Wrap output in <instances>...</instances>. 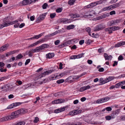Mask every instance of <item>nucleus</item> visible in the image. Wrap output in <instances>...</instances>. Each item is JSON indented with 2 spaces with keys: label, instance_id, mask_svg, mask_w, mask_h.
Masks as SVG:
<instances>
[{
  "label": "nucleus",
  "instance_id": "1",
  "mask_svg": "<svg viewBox=\"0 0 125 125\" xmlns=\"http://www.w3.org/2000/svg\"><path fill=\"white\" fill-rule=\"evenodd\" d=\"M24 110V109L21 108L11 113L10 115L4 116L0 118V122L9 121L17 118L19 115L26 113Z\"/></svg>",
  "mask_w": 125,
  "mask_h": 125
},
{
  "label": "nucleus",
  "instance_id": "2",
  "mask_svg": "<svg viewBox=\"0 0 125 125\" xmlns=\"http://www.w3.org/2000/svg\"><path fill=\"white\" fill-rule=\"evenodd\" d=\"M92 11L88 10L83 11L81 12L82 17L85 18H90L92 16Z\"/></svg>",
  "mask_w": 125,
  "mask_h": 125
},
{
  "label": "nucleus",
  "instance_id": "3",
  "mask_svg": "<svg viewBox=\"0 0 125 125\" xmlns=\"http://www.w3.org/2000/svg\"><path fill=\"white\" fill-rule=\"evenodd\" d=\"M105 27V25L103 23L97 25L94 28V31H98L102 30Z\"/></svg>",
  "mask_w": 125,
  "mask_h": 125
},
{
  "label": "nucleus",
  "instance_id": "4",
  "mask_svg": "<svg viewBox=\"0 0 125 125\" xmlns=\"http://www.w3.org/2000/svg\"><path fill=\"white\" fill-rule=\"evenodd\" d=\"M110 99V98L108 97H106L98 99L96 101L97 103H101L105 102L108 100Z\"/></svg>",
  "mask_w": 125,
  "mask_h": 125
},
{
  "label": "nucleus",
  "instance_id": "5",
  "mask_svg": "<svg viewBox=\"0 0 125 125\" xmlns=\"http://www.w3.org/2000/svg\"><path fill=\"white\" fill-rule=\"evenodd\" d=\"M22 103L20 102H17L13 103L9 105L7 107V109H10L15 107L17 106L21 105Z\"/></svg>",
  "mask_w": 125,
  "mask_h": 125
},
{
  "label": "nucleus",
  "instance_id": "6",
  "mask_svg": "<svg viewBox=\"0 0 125 125\" xmlns=\"http://www.w3.org/2000/svg\"><path fill=\"white\" fill-rule=\"evenodd\" d=\"M53 71L52 70H50L48 71H46L45 72H44L43 73H42L38 77L40 78H41L42 77L45 76L51 73Z\"/></svg>",
  "mask_w": 125,
  "mask_h": 125
},
{
  "label": "nucleus",
  "instance_id": "7",
  "mask_svg": "<svg viewBox=\"0 0 125 125\" xmlns=\"http://www.w3.org/2000/svg\"><path fill=\"white\" fill-rule=\"evenodd\" d=\"M32 2V0H24L22 1V3L23 5H27Z\"/></svg>",
  "mask_w": 125,
  "mask_h": 125
},
{
  "label": "nucleus",
  "instance_id": "8",
  "mask_svg": "<svg viewBox=\"0 0 125 125\" xmlns=\"http://www.w3.org/2000/svg\"><path fill=\"white\" fill-rule=\"evenodd\" d=\"M109 13H106L98 17H97V19L98 20H100L109 16Z\"/></svg>",
  "mask_w": 125,
  "mask_h": 125
},
{
  "label": "nucleus",
  "instance_id": "9",
  "mask_svg": "<svg viewBox=\"0 0 125 125\" xmlns=\"http://www.w3.org/2000/svg\"><path fill=\"white\" fill-rule=\"evenodd\" d=\"M79 111H79L78 110H76L74 111H73L70 112L69 113V115L73 116L78 114L80 113Z\"/></svg>",
  "mask_w": 125,
  "mask_h": 125
},
{
  "label": "nucleus",
  "instance_id": "10",
  "mask_svg": "<svg viewBox=\"0 0 125 125\" xmlns=\"http://www.w3.org/2000/svg\"><path fill=\"white\" fill-rule=\"evenodd\" d=\"M75 80V78L71 76L67 78L66 79V82H68L71 83Z\"/></svg>",
  "mask_w": 125,
  "mask_h": 125
},
{
  "label": "nucleus",
  "instance_id": "11",
  "mask_svg": "<svg viewBox=\"0 0 125 125\" xmlns=\"http://www.w3.org/2000/svg\"><path fill=\"white\" fill-rule=\"evenodd\" d=\"M82 123L79 122H75L74 123H63V125H80Z\"/></svg>",
  "mask_w": 125,
  "mask_h": 125
},
{
  "label": "nucleus",
  "instance_id": "12",
  "mask_svg": "<svg viewBox=\"0 0 125 125\" xmlns=\"http://www.w3.org/2000/svg\"><path fill=\"white\" fill-rule=\"evenodd\" d=\"M62 100L61 99H59L55 100L52 102L53 104H56L62 103Z\"/></svg>",
  "mask_w": 125,
  "mask_h": 125
},
{
  "label": "nucleus",
  "instance_id": "13",
  "mask_svg": "<svg viewBox=\"0 0 125 125\" xmlns=\"http://www.w3.org/2000/svg\"><path fill=\"white\" fill-rule=\"evenodd\" d=\"M7 45L6 44L2 46L0 48V52H2L6 50L8 47Z\"/></svg>",
  "mask_w": 125,
  "mask_h": 125
},
{
  "label": "nucleus",
  "instance_id": "14",
  "mask_svg": "<svg viewBox=\"0 0 125 125\" xmlns=\"http://www.w3.org/2000/svg\"><path fill=\"white\" fill-rule=\"evenodd\" d=\"M44 34V32H43L38 35H34L33 37L31 38L30 39H38L39 38H40V37H41Z\"/></svg>",
  "mask_w": 125,
  "mask_h": 125
},
{
  "label": "nucleus",
  "instance_id": "15",
  "mask_svg": "<svg viewBox=\"0 0 125 125\" xmlns=\"http://www.w3.org/2000/svg\"><path fill=\"white\" fill-rule=\"evenodd\" d=\"M112 10V9L111 8V6H110L103 8L102 9V11H104L109 10Z\"/></svg>",
  "mask_w": 125,
  "mask_h": 125
},
{
  "label": "nucleus",
  "instance_id": "16",
  "mask_svg": "<svg viewBox=\"0 0 125 125\" xmlns=\"http://www.w3.org/2000/svg\"><path fill=\"white\" fill-rule=\"evenodd\" d=\"M54 54L53 53H49L46 55V58L49 59H51L54 57Z\"/></svg>",
  "mask_w": 125,
  "mask_h": 125
},
{
  "label": "nucleus",
  "instance_id": "17",
  "mask_svg": "<svg viewBox=\"0 0 125 125\" xmlns=\"http://www.w3.org/2000/svg\"><path fill=\"white\" fill-rule=\"evenodd\" d=\"M104 30L106 31H109L108 33L110 34L113 33L111 27H108L104 29Z\"/></svg>",
  "mask_w": 125,
  "mask_h": 125
},
{
  "label": "nucleus",
  "instance_id": "18",
  "mask_svg": "<svg viewBox=\"0 0 125 125\" xmlns=\"http://www.w3.org/2000/svg\"><path fill=\"white\" fill-rule=\"evenodd\" d=\"M120 5L119 3H117L111 5V8L112 9V10L113 9L118 7H119Z\"/></svg>",
  "mask_w": 125,
  "mask_h": 125
},
{
  "label": "nucleus",
  "instance_id": "19",
  "mask_svg": "<svg viewBox=\"0 0 125 125\" xmlns=\"http://www.w3.org/2000/svg\"><path fill=\"white\" fill-rule=\"evenodd\" d=\"M95 4L94 3H91L90 4L86 6V8H91L95 6Z\"/></svg>",
  "mask_w": 125,
  "mask_h": 125
},
{
  "label": "nucleus",
  "instance_id": "20",
  "mask_svg": "<svg viewBox=\"0 0 125 125\" xmlns=\"http://www.w3.org/2000/svg\"><path fill=\"white\" fill-rule=\"evenodd\" d=\"M42 50L44 49L45 48L49 47V45L48 44H44L41 45L40 46Z\"/></svg>",
  "mask_w": 125,
  "mask_h": 125
},
{
  "label": "nucleus",
  "instance_id": "21",
  "mask_svg": "<svg viewBox=\"0 0 125 125\" xmlns=\"http://www.w3.org/2000/svg\"><path fill=\"white\" fill-rule=\"evenodd\" d=\"M2 26L4 27H7L10 25H11V22L10 21H8V22H5L4 23L2 24Z\"/></svg>",
  "mask_w": 125,
  "mask_h": 125
},
{
  "label": "nucleus",
  "instance_id": "22",
  "mask_svg": "<svg viewBox=\"0 0 125 125\" xmlns=\"http://www.w3.org/2000/svg\"><path fill=\"white\" fill-rule=\"evenodd\" d=\"M27 55H28L30 57H32V54L30 50L26 51L25 54L24 56Z\"/></svg>",
  "mask_w": 125,
  "mask_h": 125
},
{
  "label": "nucleus",
  "instance_id": "23",
  "mask_svg": "<svg viewBox=\"0 0 125 125\" xmlns=\"http://www.w3.org/2000/svg\"><path fill=\"white\" fill-rule=\"evenodd\" d=\"M63 23L66 24L70 22V21L68 19L64 18L63 19Z\"/></svg>",
  "mask_w": 125,
  "mask_h": 125
},
{
  "label": "nucleus",
  "instance_id": "24",
  "mask_svg": "<svg viewBox=\"0 0 125 125\" xmlns=\"http://www.w3.org/2000/svg\"><path fill=\"white\" fill-rule=\"evenodd\" d=\"M62 111V107H61L60 108L55 110L54 111V112L56 113H58Z\"/></svg>",
  "mask_w": 125,
  "mask_h": 125
},
{
  "label": "nucleus",
  "instance_id": "25",
  "mask_svg": "<svg viewBox=\"0 0 125 125\" xmlns=\"http://www.w3.org/2000/svg\"><path fill=\"white\" fill-rule=\"evenodd\" d=\"M115 78V76H110L106 78V79L108 81V82L111 81L112 80H113Z\"/></svg>",
  "mask_w": 125,
  "mask_h": 125
},
{
  "label": "nucleus",
  "instance_id": "26",
  "mask_svg": "<svg viewBox=\"0 0 125 125\" xmlns=\"http://www.w3.org/2000/svg\"><path fill=\"white\" fill-rule=\"evenodd\" d=\"M112 30L115 31L120 29V27L118 26H113L111 27Z\"/></svg>",
  "mask_w": 125,
  "mask_h": 125
},
{
  "label": "nucleus",
  "instance_id": "27",
  "mask_svg": "<svg viewBox=\"0 0 125 125\" xmlns=\"http://www.w3.org/2000/svg\"><path fill=\"white\" fill-rule=\"evenodd\" d=\"M74 27V26L73 25H70L68 26L67 27V29L68 30H70V29H73Z\"/></svg>",
  "mask_w": 125,
  "mask_h": 125
},
{
  "label": "nucleus",
  "instance_id": "28",
  "mask_svg": "<svg viewBox=\"0 0 125 125\" xmlns=\"http://www.w3.org/2000/svg\"><path fill=\"white\" fill-rule=\"evenodd\" d=\"M86 31L88 32L89 35L91 36V29L89 27L86 28L85 29Z\"/></svg>",
  "mask_w": 125,
  "mask_h": 125
},
{
  "label": "nucleus",
  "instance_id": "29",
  "mask_svg": "<svg viewBox=\"0 0 125 125\" xmlns=\"http://www.w3.org/2000/svg\"><path fill=\"white\" fill-rule=\"evenodd\" d=\"M35 52H40L41 50H42V49L40 46L36 47L35 49H34Z\"/></svg>",
  "mask_w": 125,
  "mask_h": 125
},
{
  "label": "nucleus",
  "instance_id": "30",
  "mask_svg": "<svg viewBox=\"0 0 125 125\" xmlns=\"http://www.w3.org/2000/svg\"><path fill=\"white\" fill-rule=\"evenodd\" d=\"M124 43V42H122L119 43L115 44V46L116 47H119L121 46L124 45V44L123 43Z\"/></svg>",
  "mask_w": 125,
  "mask_h": 125
},
{
  "label": "nucleus",
  "instance_id": "31",
  "mask_svg": "<svg viewBox=\"0 0 125 125\" xmlns=\"http://www.w3.org/2000/svg\"><path fill=\"white\" fill-rule=\"evenodd\" d=\"M23 57V56L21 53L19 54L16 56V60H17V59H20L22 58Z\"/></svg>",
  "mask_w": 125,
  "mask_h": 125
},
{
  "label": "nucleus",
  "instance_id": "32",
  "mask_svg": "<svg viewBox=\"0 0 125 125\" xmlns=\"http://www.w3.org/2000/svg\"><path fill=\"white\" fill-rule=\"evenodd\" d=\"M107 82L108 81H107V80L106 79H105L104 80H103V81L102 82H100L99 85H101Z\"/></svg>",
  "mask_w": 125,
  "mask_h": 125
},
{
  "label": "nucleus",
  "instance_id": "33",
  "mask_svg": "<svg viewBox=\"0 0 125 125\" xmlns=\"http://www.w3.org/2000/svg\"><path fill=\"white\" fill-rule=\"evenodd\" d=\"M92 42V41L90 39H87L86 40V43L88 44H90Z\"/></svg>",
  "mask_w": 125,
  "mask_h": 125
},
{
  "label": "nucleus",
  "instance_id": "34",
  "mask_svg": "<svg viewBox=\"0 0 125 125\" xmlns=\"http://www.w3.org/2000/svg\"><path fill=\"white\" fill-rule=\"evenodd\" d=\"M113 21H110L108 23V26H110L114 25Z\"/></svg>",
  "mask_w": 125,
  "mask_h": 125
},
{
  "label": "nucleus",
  "instance_id": "35",
  "mask_svg": "<svg viewBox=\"0 0 125 125\" xmlns=\"http://www.w3.org/2000/svg\"><path fill=\"white\" fill-rule=\"evenodd\" d=\"M80 17L79 15L78 14H73L72 15V17L73 18H78Z\"/></svg>",
  "mask_w": 125,
  "mask_h": 125
},
{
  "label": "nucleus",
  "instance_id": "36",
  "mask_svg": "<svg viewBox=\"0 0 125 125\" xmlns=\"http://www.w3.org/2000/svg\"><path fill=\"white\" fill-rule=\"evenodd\" d=\"M46 14L45 13H44L43 14H42V15H41L39 17L40 18V19L41 20H42L44 19L45 18V17L46 16Z\"/></svg>",
  "mask_w": 125,
  "mask_h": 125
},
{
  "label": "nucleus",
  "instance_id": "37",
  "mask_svg": "<svg viewBox=\"0 0 125 125\" xmlns=\"http://www.w3.org/2000/svg\"><path fill=\"white\" fill-rule=\"evenodd\" d=\"M75 1V0H70L68 1V3L70 5H72L73 4Z\"/></svg>",
  "mask_w": 125,
  "mask_h": 125
},
{
  "label": "nucleus",
  "instance_id": "38",
  "mask_svg": "<svg viewBox=\"0 0 125 125\" xmlns=\"http://www.w3.org/2000/svg\"><path fill=\"white\" fill-rule=\"evenodd\" d=\"M70 43L69 41H67L66 42H65L63 43V46H69L70 45Z\"/></svg>",
  "mask_w": 125,
  "mask_h": 125
},
{
  "label": "nucleus",
  "instance_id": "39",
  "mask_svg": "<svg viewBox=\"0 0 125 125\" xmlns=\"http://www.w3.org/2000/svg\"><path fill=\"white\" fill-rule=\"evenodd\" d=\"M10 77L9 76H4L0 78L1 81H2L6 79H8Z\"/></svg>",
  "mask_w": 125,
  "mask_h": 125
},
{
  "label": "nucleus",
  "instance_id": "40",
  "mask_svg": "<svg viewBox=\"0 0 125 125\" xmlns=\"http://www.w3.org/2000/svg\"><path fill=\"white\" fill-rule=\"evenodd\" d=\"M122 85L121 84L120 82H119L115 85V87L118 88L120 87Z\"/></svg>",
  "mask_w": 125,
  "mask_h": 125
},
{
  "label": "nucleus",
  "instance_id": "41",
  "mask_svg": "<svg viewBox=\"0 0 125 125\" xmlns=\"http://www.w3.org/2000/svg\"><path fill=\"white\" fill-rule=\"evenodd\" d=\"M56 16V14L55 13H53L51 14L50 15V17L51 19L54 18Z\"/></svg>",
  "mask_w": 125,
  "mask_h": 125
},
{
  "label": "nucleus",
  "instance_id": "42",
  "mask_svg": "<svg viewBox=\"0 0 125 125\" xmlns=\"http://www.w3.org/2000/svg\"><path fill=\"white\" fill-rule=\"evenodd\" d=\"M112 117L110 115L106 116L105 117V118L106 120H110L111 119Z\"/></svg>",
  "mask_w": 125,
  "mask_h": 125
},
{
  "label": "nucleus",
  "instance_id": "43",
  "mask_svg": "<svg viewBox=\"0 0 125 125\" xmlns=\"http://www.w3.org/2000/svg\"><path fill=\"white\" fill-rule=\"evenodd\" d=\"M62 9L61 8H59L56 10V12L58 13H60L62 12Z\"/></svg>",
  "mask_w": 125,
  "mask_h": 125
},
{
  "label": "nucleus",
  "instance_id": "44",
  "mask_svg": "<svg viewBox=\"0 0 125 125\" xmlns=\"http://www.w3.org/2000/svg\"><path fill=\"white\" fill-rule=\"evenodd\" d=\"M5 65V64L2 62H0V68H2Z\"/></svg>",
  "mask_w": 125,
  "mask_h": 125
},
{
  "label": "nucleus",
  "instance_id": "45",
  "mask_svg": "<svg viewBox=\"0 0 125 125\" xmlns=\"http://www.w3.org/2000/svg\"><path fill=\"white\" fill-rule=\"evenodd\" d=\"M39 121V118L38 117H36L35 118V119L34 120V123H37Z\"/></svg>",
  "mask_w": 125,
  "mask_h": 125
},
{
  "label": "nucleus",
  "instance_id": "46",
  "mask_svg": "<svg viewBox=\"0 0 125 125\" xmlns=\"http://www.w3.org/2000/svg\"><path fill=\"white\" fill-rule=\"evenodd\" d=\"M102 1L101 0H99L98 1H97L94 2L95 4V6L97 4H100L102 3Z\"/></svg>",
  "mask_w": 125,
  "mask_h": 125
},
{
  "label": "nucleus",
  "instance_id": "47",
  "mask_svg": "<svg viewBox=\"0 0 125 125\" xmlns=\"http://www.w3.org/2000/svg\"><path fill=\"white\" fill-rule=\"evenodd\" d=\"M48 6V4L46 3H44L42 6V8L43 9H45L46 7Z\"/></svg>",
  "mask_w": 125,
  "mask_h": 125
},
{
  "label": "nucleus",
  "instance_id": "48",
  "mask_svg": "<svg viewBox=\"0 0 125 125\" xmlns=\"http://www.w3.org/2000/svg\"><path fill=\"white\" fill-rule=\"evenodd\" d=\"M84 54L82 53L77 55V59L82 57L83 56Z\"/></svg>",
  "mask_w": 125,
  "mask_h": 125
},
{
  "label": "nucleus",
  "instance_id": "49",
  "mask_svg": "<svg viewBox=\"0 0 125 125\" xmlns=\"http://www.w3.org/2000/svg\"><path fill=\"white\" fill-rule=\"evenodd\" d=\"M108 58H106V59L105 60H110L111 58H112V56L110 55L109 56H108Z\"/></svg>",
  "mask_w": 125,
  "mask_h": 125
},
{
  "label": "nucleus",
  "instance_id": "50",
  "mask_svg": "<svg viewBox=\"0 0 125 125\" xmlns=\"http://www.w3.org/2000/svg\"><path fill=\"white\" fill-rule=\"evenodd\" d=\"M123 57L121 55L119 56L118 58V60L119 61L122 60L123 59Z\"/></svg>",
  "mask_w": 125,
  "mask_h": 125
},
{
  "label": "nucleus",
  "instance_id": "51",
  "mask_svg": "<svg viewBox=\"0 0 125 125\" xmlns=\"http://www.w3.org/2000/svg\"><path fill=\"white\" fill-rule=\"evenodd\" d=\"M113 112L115 115L118 114L119 113V109L116 110L114 112Z\"/></svg>",
  "mask_w": 125,
  "mask_h": 125
},
{
  "label": "nucleus",
  "instance_id": "52",
  "mask_svg": "<svg viewBox=\"0 0 125 125\" xmlns=\"http://www.w3.org/2000/svg\"><path fill=\"white\" fill-rule=\"evenodd\" d=\"M30 59H28L26 60L25 62V65H26L28 64L30 62Z\"/></svg>",
  "mask_w": 125,
  "mask_h": 125
},
{
  "label": "nucleus",
  "instance_id": "53",
  "mask_svg": "<svg viewBox=\"0 0 125 125\" xmlns=\"http://www.w3.org/2000/svg\"><path fill=\"white\" fill-rule=\"evenodd\" d=\"M77 58V55H73L71 57V59H75Z\"/></svg>",
  "mask_w": 125,
  "mask_h": 125
},
{
  "label": "nucleus",
  "instance_id": "54",
  "mask_svg": "<svg viewBox=\"0 0 125 125\" xmlns=\"http://www.w3.org/2000/svg\"><path fill=\"white\" fill-rule=\"evenodd\" d=\"M86 89L84 86L82 87L80 89V91L81 92H83Z\"/></svg>",
  "mask_w": 125,
  "mask_h": 125
},
{
  "label": "nucleus",
  "instance_id": "55",
  "mask_svg": "<svg viewBox=\"0 0 125 125\" xmlns=\"http://www.w3.org/2000/svg\"><path fill=\"white\" fill-rule=\"evenodd\" d=\"M115 10L112 11L110 12V14L111 15H115Z\"/></svg>",
  "mask_w": 125,
  "mask_h": 125
},
{
  "label": "nucleus",
  "instance_id": "56",
  "mask_svg": "<svg viewBox=\"0 0 125 125\" xmlns=\"http://www.w3.org/2000/svg\"><path fill=\"white\" fill-rule=\"evenodd\" d=\"M60 42L59 40H57L54 42V44L56 45H58Z\"/></svg>",
  "mask_w": 125,
  "mask_h": 125
},
{
  "label": "nucleus",
  "instance_id": "57",
  "mask_svg": "<svg viewBox=\"0 0 125 125\" xmlns=\"http://www.w3.org/2000/svg\"><path fill=\"white\" fill-rule=\"evenodd\" d=\"M112 110V108L110 107H108L106 108V110L107 111H110Z\"/></svg>",
  "mask_w": 125,
  "mask_h": 125
},
{
  "label": "nucleus",
  "instance_id": "58",
  "mask_svg": "<svg viewBox=\"0 0 125 125\" xmlns=\"http://www.w3.org/2000/svg\"><path fill=\"white\" fill-rule=\"evenodd\" d=\"M5 56L4 54L0 55V59H4L5 57Z\"/></svg>",
  "mask_w": 125,
  "mask_h": 125
},
{
  "label": "nucleus",
  "instance_id": "59",
  "mask_svg": "<svg viewBox=\"0 0 125 125\" xmlns=\"http://www.w3.org/2000/svg\"><path fill=\"white\" fill-rule=\"evenodd\" d=\"M84 42V40H80L79 42V44L80 45H82Z\"/></svg>",
  "mask_w": 125,
  "mask_h": 125
},
{
  "label": "nucleus",
  "instance_id": "60",
  "mask_svg": "<svg viewBox=\"0 0 125 125\" xmlns=\"http://www.w3.org/2000/svg\"><path fill=\"white\" fill-rule=\"evenodd\" d=\"M57 83L59 84L62 83V79L58 80L57 81Z\"/></svg>",
  "mask_w": 125,
  "mask_h": 125
},
{
  "label": "nucleus",
  "instance_id": "61",
  "mask_svg": "<svg viewBox=\"0 0 125 125\" xmlns=\"http://www.w3.org/2000/svg\"><path fill=\"white\" fill-rule=\"evenodd\" d=\"M7 71L6 69H3V68H1L0 69V71L1 72H6Z\"/></svg>",
  "mask_w": 125,
  "mask_h": 125
},
{
  "label": "nucleus",
  "instance_id": "62",
  "mask_svg": "<svg viewBox=\"0 0 125 125\" xmlns=\"http://www.w3.org/2000/svg\"><path fill=\"white\" fill-rule=\"evenodd\" d=\"M118 0H112L110 2L111 3L113 4L115 3Z\"/></svg>",
  "mask_w": 125,
  "mask_h": 125
},
{
  "label": "nucleus",
  "instance_id": "63",
  "mask_svg": "<svg viewBox=\"0 0 125 125\" xmlns=\"http://www.w3.org/2000/svg\"><path fill=\"white\" fill-rule=\"evenodd\" d=\"M35 19V16H31L30 17V19L31 21H33Z\"/></svg>",
  "mask_w": 125,
  "mask_h": 125
},
{
  "label": "nucleus",
  "instance_id": "64",
  "mask_svg": "<svg viewBox=\"0 0 125 125\" xmlns=\"http://www.w3.org/2000/svg\"><path fill=\"white\" fill-rule=\"evenodd\" d=\"M87 62L88 64H91L92 63L93 61L92 60H88Z\"/></svg>",
  "mask_w": 125,
  "mask_h": 125
}]
</instances>
